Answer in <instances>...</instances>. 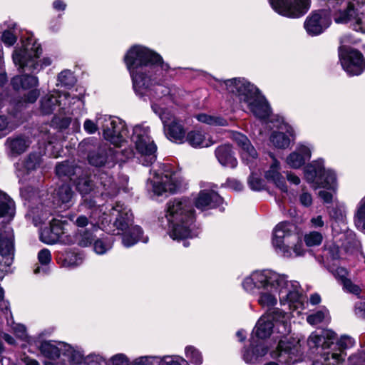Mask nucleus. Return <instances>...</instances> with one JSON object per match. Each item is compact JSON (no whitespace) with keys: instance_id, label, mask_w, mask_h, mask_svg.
<instances>
[{"instance_id":"f257e3e1","label":"nucleus","mask_w":365,"mask_h":365,"mask_svg":"<svg viewBox=\"0 0 365 365\" xmlns=\"http://www.w3.org/2000/svg\"><path fill=\"white\" fill-rule=\"evenodd\" d=\"M244 289L254 293L258 291L257 303L262 308L272 312L277 304L289 303L290 309H303L302 296L299 293V284L289 281L285 274L271 269L255 271L242 282Z\"/></svg>"},{"instance_id":"f03ea898","label":"nucleus","mask_w":365,"mask_h":365,"mask_svg":"<svg viewBox=\"0 0 365 365\" xmlns=\"http://www.w3.org/2000/svg\"><path fill=\"white\" fill-rule=\"evenodd\" d=\"M124 61L136 94L159 98L168 95L169 88L156 83L158 76L168 69L160 55L142 46H134L126 53Z\"/></svg>"},{"instance_id":"7ed1b4c3","label":"nucleus","mask_w":365,"mask_h":365,"mask_svg":"<svg viewBox=\"0 0 365 365\" xmlns=\"http://www.w3.org/2000/svg\"><path fill=\"white\" fill-rule=\"evenodd\" d=\"M89 217L90 220L85 215H80L76 218L75 225L81 229L90 225L91 230H97L101 227L106 228V225L113 220V228H110L108 231L114 235L123 234L122 242L125 247H131L140 240L144 242L148 240L142 238L143 231L139 226L130 228L133 221V214L124 204L117 202L110 209L109 214L103 212L102 207H95Z\"/></svg>"},{"instance_id":"20e7f679","label":"nucleus","mask_w":365,"mask_h":365,"mask_svg":"<svg viewBox=\"0 0 365 365\" xmlns=\"http://www.w3.org/2000/svg\"><path fill=\"white\" fill-rule=\"evenodd\" d=\"M166 217L169 222V235L175 240L192 238L195 220L192 203L187 199H175L167 205Z\"/></svg>"},{"instance_id":"39448f33","label":"nucleus","mask_w":365,"mask_h":365,"mask_svg":"<svg viewBox=\"0 0 365 365\" xmlns=\"http://www.w3.org/2000/svg\"><path fill=\"white\" fill-rule=\"evenodd\" d=\"M227 91L237 98L242 106H246L253 115L266 119L271 109L258 89L244 78H232L224 81Z\"/></svg>"},{"instance_id":"423d86ee","label":"nucleus","mask_w":365,"mask_h":365,"mask_svg":"<svg viewBox=\"0 0 365 365\" xmlns=\"http://www.w3.org/2000/svg\"><path fill=\"white\" fill-rule=\"evenodd\" d=\"M42 51L41 43L34 38L28 37L22 41L20 47L15 48L12 54L14 63L23 71L38 72L52 63L50 57L38 60Z\"/></svg>"},{"instance_id":"0eeeda50","label":"nucleus","mask_w":365,"mask_h":365,"mask_svg":"<svg viewBox=\"0 0 365 365\" xmlns=\"http://www.w3.org/2000/svg\"><path fill=\"white\" fill-rule=\"evenodd\" d=\"M292 224L281 222L273 232L272 245L277 254L285 258L302 256L305 252L302 241L292 235Z\"/></svg>"},{"instance_id":"6e6552de","label":"nucleus","mask_w":365,"mask_h":365,"mask_svg":"<svg viewBox=\"0 0 365 365\" xmlns=\"http://www.w3.org/2000/svg\"><path fill=\"white\" fill-rule=\"evenodd\" d=\"M277 333L284 336L291 331L290 314L284 312L279 309L272 312H266L258 320L254 334L256 337L263 339L269 337L273 328Z\"/></svg>"},{"instance_id":"1a4fd4ad","label":"nucleus","mask_w":365,"mask_h":365,"mask_svg":"<svg viewBox=\"0 0 365 365\" xmlns=\"http://www.w3.org/2000/svg\"><path fill=\"white\" fill-rule=\"evenodd\" d=\"M130 139L137 152L144 158L143 165L148 166L155 162L157 147L150 136L148 127L135 125Z\"/></svg>"},{"instance_id":"9d476101","label":"nucleus","mask_w":365,"mask_h":365,"mask_svg":"<svg viewBox=\"0 0 365 365\" xmlns=\"http://www.w3.org/2000/svg\"><path fill=\"white\" fill-rule=\"evenodd\" d=\"M97 123L106 140L117 147L122 146L125 142L128 131L125 123L120 119L107 115H98Z\"/></svg>"},{"instance_id":"9b49d317","label":"nucleus","mask_w":365,"mask_h":365,"mask_svg":"<svg viewBox=\"0 0 365 365\" xmlns=\"http://www.w3.org/2000/svg\"><path fill=\"white\" fill-rule=\"evenodd\" d=\"M97 123L106 140L117 147L122 146L125 142L128 131L125 123L120 119L107 115H98Z\"/></svg>"},{"instance_id":"f8f14e48","label":"nucleus","mask_w":365,"mask_h":365,"mask_svg":"<svg viewBox=\"0 0 365 365\" xmlns=\"http://www.w3.org/2000/svg\"><path fill=\"white\" fill-rule=\"evenodd\" d=\"M97 123L106 140L117 147L122 146L125 142L128 131L125 123L120 119L107 115H98Z\"/></svg>"},{"instance_id":"ddd939ff","label":"nucleus","mask_w":365,"mask_h":365,"mask_svg":"<svg viewBox=\"0 0 365 365\" xmlns=\"http://www.w3.org/2000/svg\"><path fill=\"white\" fill-rule=\"evenodd\" d=\"M93 140L88 139L79 144V150L81 152H88V160L89 163L96 167L104 166L111 163L112 165L118 160L117 153L106 145H95Z\"/></svg>"},{"instance_id":"4468645a","label":"nucleus","mask_w":365,"mask_h":365,"mask_svg":"<svg viewBox=\"0 0 365 365\" xmlns=\"http://www.w3.org/2000/svg\"><path fill=\"white\" fill-rule=\"evenodd\" d=\"M348 36L340 39L339 56L341 66L349 76L361 74L365 68V61L362 54L357 50L346 47L343 44L348 42Z\"/></svg>"},{"instance_id":"2eb2a0df","label":"nucleus","mask_w":365,"mask_h":365,"mask_svg":"<svg viewBox=\"0 0 365 365\" xmlns=\"http://www.w3.org/2000/svg\"><path fill=\"white\" fill-rule=\"evenodd\" d=\"M39 349L48 358L55 359L63 354L75 364L81 363L83 358V351L80 349L61 341H45L41 342Z\"/></svg>"},{"instance_id":"dca6fc26","label":"nucleus","mask_w":365,"mask_h":365,"mask_svg":"<svg viewBox=\"0 0 365 365\" xmlns=\"http://www.w3.org/2000/svg\"><path fill=\"white\" fill-rule=\"evenodd\" d=\"M152 108L155 113L159 115L164 125V132L167 138L175 143H183L185 130L182 125L170 112L160 108L157 104H153Z\"/></svg>"},{"instance_id":"f3484780","label":"nucleus","mask_w":365,"mask_h":365,"mask_svg":"<svg viewBox=\"0 0 365 365\" xmlns=\"http://www.w3.org/2000/svg\"><path fill=\"white\" fill-rule=\"evenodd\" d=\"M273 9L280 15L298 18L310 7L309 0H269Z\"/></svg>"},{"instance_id":"a211bd4d","label":"nucleus","mask_w":365,"mask_h":365,"mask_svg":"<svg viewBox=\"0 0 365 365\" xmlns=\"http://www.w3.org/2000/svg\"><path fill=\"white\" fill-rule=\"evenodd\" d=\"M14 234L11 228H0V271H6L14 260Z\"/></svg>"},{"instance_id":"6ab92c4d","label":"nucleus","mask_w":365,"mask_h":365,"mask_svg":"<svg viewBox=\"0 0 365 365\" xmlns=\"http://www.w3.org/2000/svg\"><path fill=\"white\" fill-rule=\"evenodd\" d=\"M71 103L68 93H60L58 91H55L41 99L40 111L43 115H49L57 108H59V110H66Z\"/></svg>"},{"instance_id":"aec40b11","label":"nucleus","mask_w":365,"mask_h":365,"mask_svg":"<svg viewBox=\"0 0 365 365\" xmlns=\"http://www.w3.org/2000/svg\"><path fill=\"white\" fill-rule=\"evenodd\" d=\"M42 163V154L41 153H31L23 160L16 164V175L19 182L30 180L33 173Z\"/></svg>"},{"instance_id":"412c9836","label":"nucleus","mask_w":365,"mask_h":365,"mask_svg":"<svg viewBox=\"0 0 365 365\" xmlns=\"http://www.w3.org/2000/svg\"><path fill=\"white\" fill-rule=\"evenodd\" d=\"M331 16L328 11L319 10L313 11L305 20L304 26L311 36L322 34L331 24Z\"/></svg>"},{"instance_id":"4be33fe9","label":"nucleus","mask_w":365,"mask_h":365,"mask_svg":"<svg viewBox=\"0 0 365 365\" xmlns=\"http://www.w3.org/2000/svg\"><path fill=\"white\" fill-rule=\"evenodd\" d=\"M339 351H324L319 360L312 365H340L344 360L341 349L350 348L354 345V340L349 336H342L338 341Z\"/></svg>"},{"instance_id":"5701e85b","label":"nucleus","mask_w":365,"mask_h":365,"mask_svg":"<svg viewBox=\"0 0 365 365\" xmlns=\"http://www.w3.org/2000/svg\"><path fill=\"white\" fill-rule=\"evenodd\" d=\"M336 2L341 6L344 4L334 15V21L337 24H346L349 21H356L359 18L360 4L356 0H327Z\"/></svg>"},{"instance_id":"b1692460","label":"nucleus","mask_w":365,"mask_h":365,"mask_svg":"<svg viewBox=\"0 0 365 365\" xmlns=\"http://www.w3.org/2000/svg\"><path fill=\"white\" fill-rule=\"evenodd\" d=\"M68 225V224L66 220L62 221L53 219L51 222L49 227L41 230L40 240L46 244H54L61 239L63 241H66L64 235L67 233Z\"/></svg>"},{"instance_id":"393cba45","label":"nucleus","mask_w":365,"mask_h":365,"mask_svg":"<svg viewBox=\"0 0 365 365\" xmlns=\"http://www.w3.org/2000/svg\"><path fill=\"white\" fill-rule=\"evenodd\" d=\"M231 138L240 148V155L242 161L250 168L257 160L258 154L247 137L240 133H232Z\"/></svg>"},{"instance_id":"a878e982","label":"nucleus","mask_w":365,"mask_h":365,"mask_svg":"<svg viewBox=\"0 0 365 365\" xmlns=\"http://www.w3.org/2000/svg\"><path fill=\"white\" fill-rule=\"evenodd\" d=\"M180 180L177 173H167L159 179L156 177L153 180V190L154 193L161 195L164 192H175L179 188Z\"/></svg>"},{"instance_id":"bb28decb","label":"nucleus","mask_w":365,"mask_h":365,"mask_svg":"<svg viewBox=\"0 0 365 365\" xmlns=\"http://www.w3.org/2000/svg\"><path fill=\"white\" fill-rule=\"evenodd\" d=\"M336 338V334L329 329L322 330L320 333L313 332L308 338V345L311 348L321 346L323 349H327L333 344Z\"/></svg>"},{"instance_id":"cd10ccee","label":"nucleus","mask_w":365,"mask_h":365,"mask_svg":"<svg viewBox=\"0 0 365 365\" xmlns=\"http://www.w3.org/2000/svg\"><path fill=\"white\" fill-rule=\"evenodd\" d=\"M311 154V148L309 146L300 144L287 156L286 162L289 167L299 168L310 159Z\"/></svg>"},{"instance_id":"c85d7f7f","label":"nucleus","mask_w":365,"mask_h":365,"mask_svg":"<svg viewBox=\"0 0 365 365\" xmlns=\"http://www.w3.org/2000/svg\"><path fill=\"white\" fill-rule=\"evenodd\" d=\"M222 202V197L215 191L202 190L195 199V204L197 208L202 210L213 208Z\"/></svg>"},{"instance_id":"c756f323","label":"nucleus","mask_w":365,"mask_h":365,"mask_svg":"<svg viewBox=\"0 0 365 365\" xmlns=\"http://www.w3.org/2000/svg\"><path fill=\"white\" fill-rule=\"evenodd\" d=\"M29 145V139L23 136L10 137L5 141L8 155L12 158H16L24 153Z\"/></svg>"},{"instance_id":"7c9ffc66","label":"nucleus","mask_w":365,"mask_h":365,"mask_svg":"<svg viewBox=\"0 0 365 365\" xmlns=\"http://www.w3.org/2000/svg\"><path fill=\"white\" fill-rule=\"evenodd\" d=\"M83 173V169L72 161H63L56 166V173L59 178H68L72 181H76V178Z\"/></svg>"},{"instance_id":"2f4dec72","label":"nucleus","mask_w":365,"mask_h":365,"mask_svg":"<svg viewBox=\"0 0 365 365\" xmlns=\"http://www.w3.org/2000/svg\"><path fill=\"white\" fill-rule=\"evenodd\" d=\"M75 193L68 185H63L56 190L54 195L56 203L63 209H68L74 202Z\"/></svg>"},{"instance_id":"473e14b6","label":"nucleus","mask_w":365,"mask_h":365,"mask_svg":"<svg viewBox=\"0 0 365 365\" xmlns=\"http://www.w3.org/2000/svg\"><path fill=\"white\" fill-rule=\"evenodd\" d=\"M281 130L279 132H274L271 137L270 140L272 144L279 148H286L290 143L289 138L285 135L284 132L287 133L290 136L294 135V130L293 128L287 123H283L280 127Z\"/></svg>"},{"instance_id":"72a5a7b5","label":"nucleus","mask_w":365,"mask_h":365,"mask_svg":"<svg viewBox=\"0 0 365 365\" xmlns=\"http://www.w3.org/2000/svg\"><path fill=\"white\" fill-rule=\"evenodd\" d=\"M251 346V349H246L243 354V359L246 363H257L265 356L268 351V347L265 346L264 343H256L253 340Z\"/></svg>"},{"instance_id":"f704fd0d","label":"nucleus","mask_w":365,"mask_h":365,"mask_svg":"<svg viewBox=\"0 0 365 365\" xmlns=\"http://www.w3.org/2000/svg\"><path fill=\"white\" fill-rule=\"evenodd\" d=\"M324 173V167L322 160H317L307 165L304 169V176L307 181L311 183L315 188L321 182L320 178Z\"/></svg>"},{"instance_id":"c9c22d12","label":"nucleus","mask_w":365,"mask_h":365,"mask_svg":"<svg viewBox=\"0 0 365 365\" xmlns=\"http://www.w3.org/2000/svg\"><path fill=\"white\" fill-rule=\"evenodd\" d=\"M215 155L219 163L225 167L234 168L237 165V160L230 145L217 147L215 150Z\"/></svg>"},{"instance_id":"e433bc0d","label":"nucleus","mask_w":365,"mask_h":365,"mask_svg":"<svg viewBox=\"0 0 365 365\" xmlns=\"http://www.w3.org/2000/svg\"><path fill=\"white\" fill-rule=\"evenodd\" d=\"M186 141L193 148H207L215 143L211 137L207 138L202 131L198 130L189 132Z\"/></svg>"},{"instance_id":"4c0bfd02","label":"nucleus","mask_w":365,"mask_h":365,"mask_svg":"<svg viewBox=\"0 0 365 365\" xmlns=\"http://www.w3.org/2000/svg\"><path fill=\"white\" fill-rule=\"evenodd\" d=\"M279 170V163L277 160H274V162L270 166L269 170L266 173L265 177L267 180L274 182L281 191L287 192L286 182L280 174Z\"/></svg>"},{"instance_id":"58836bf2","label":"nucleus","mask_w":365,"mask_h":365,"mask_svg":"<svg viewBox=\"0 0 365 365\" xmlns=\"http://www.w3.org/2000/svg\"><path fill=\"white\" fill-rule=\"evenodd\" d=\"M11 84L15 90H27L38 86V79L35 76L24 74L14 77Z\"/></svg>"},{"instance_id":"ea45409f","label":"nucleus","mask_w":365,"mask_h":365,"mask_svg":"<svg viewBox=\"0 0 365 365\" xmlns=\"http://www.w3.org/2000/svg\"><path fill=\"white\" fill-rule=\"evenodd\" d=\"M94 230H91V228H86L84 230H79L78 233L76 235L75 237L65 236V237H68L66 240V242L68 243H74L76 242L78 245L81 247H88L91 244L93 240V232Z\"/></svg>"},{"instance_id":"a19ab883","label":"nucleus","mask_w":365,"mask_h":365,"mask_svg":"<svg viewBox=\"0 0 365 365\" xmlns=\"http://www.w3.org/2000/svg\"><path fill=\"white\" fill-rule=\"evenodd\" d=\"M15 214L14 201L6 194L0 191V217L11 219Z\"/></svg>"},{"instance_id":"79ce46f5","label":"nucleus","mask_w":365,"mask_h":365,"mask_svg":"<svg viewBox=\"0 0 365 365\" xmlns=\"http://www.w3.org/2000/svg\"><path fill=\"white\" fill-rule=\"evenodd\" d=\"M19 104L23 105V103L21 101L17 102L16 98H13L8 94H0V110L5 108L6 110L14 118L17 115L16 106Z\"/></svg>"},{"instance_id":"37998d69","label":"nucleus","mask_w":365,"mask_h":365,"mask_svg":"<svg viewBox=\"0 0 365 365\" xmlns=\"http://www.w3.org/2000/svg\"><path fill=\"white\" fill-rule=\"evenodd\" d=\"M321 182L319 183L317 187H323L329 190H335L336 187V177L335 173L331 170H326L324 168V173L320 178Z\"/></svg>"},{"instance_id":"c03bdc74","label":"nucleus","mask_w":365,"mask_h":365,"mask_svg":"<svg viewBox=\"0 0 365 365\" xmlns=\"http://www.w3.org/2000/svg\"><path fill=\"white\" fill-rule=\"evenodd\" d=\"M18 125L19 123L11 118L0 115V138L10 133Z\"/></svg>"},{"instance_id":"a18cd8bd","label":"nucleus","mask_w":365,"mask_h":365,"mask_svg":"<svg viewBox=\"0 0 365 365\" xmlns=\"http://www.w3.org/2000/svg\"><path fill=\"white\" fill-rule=\"evenodd\" d=\"M76 180L73 181L76 184V187L82 195L88 194L93 189V185L92 181L83 173L76 178Z\"/></svg>"},{"instance_id":"49530a36","label":"nucleus","mask_w":365,"mask_h":365,"mask_svg":"<svg viewBox=\"0 0 365 365\" xmlns=\"http://www.w3.org/2000/svg\"><path fill=\"white\" fill-rule=\"evenodd\" d=\"M365 222V195L358 202L354 215V222L356 227Z\"/></svg>"},{"instance_id":"de8ad7c7","label":"nucleus","mask_w":365,"mask_h":365,"mask_svg":"<svg viewBox=\"0 0 365 365\" xmlns=\"http://www.w3.org/2000/svg\"><path fill=\"white\" fill-rule=\"evenodd\" d=\"M329 319V311L326 308H323L317 312L307 317V321L312 325L318 324L324 321Z\"/></svg>"},{"instance_id":"09e8293b","label":"nucleus","mask_w":365,"mask_h":365,"mask_svg":"<svg viewBox=\"0 0 365 365\" xmlns=\"http://www.w3.org/2000/svg\"><path fill=\"white\" fill-rule=\"evenodd\" d=\"M198 121L207 123L208 125H226L227 121L226 120L220 118V117H216L212 115H208L205 113L199 114L196 116Z\"/></svg>"},{"instance_id":"8fccbe9b","label":"nucleus","mask_w":365,"mask_h":365,"mask_svg":"<svg viewBox=\"0 0 365 365\" xmlns=\"http://www.w3.org/2000/svg\"><path fill=\"white\" fill-rule=\"evenodd\" d=\"M39 96V90L34 88L29 91V93L25 96L24 99H16L17 102L21 101L23 103V105L19 104V106H16L17 113L25 108L26 103H34L36 102Z\"/></svg>"},{"instance_id":"3c124183","label":"nucleus","mask_w":365,"mask_h":365,"mask_svg":"<svg viewBox=\"0 0 365 365\" xmlns=\"http://www.w3.org/2000/svg\"><path fill=\"white\" fill-rule=\"evenodd\" d=\"M304 240L308 247L318 246L322 243L323 236L319 232L312 231L304 235Z\"/></svg>"},{"instance_id":"603ef678","label":"nucleus","mask_w":365,"mask_h":365,"mask_svg":"<svg viewBox=\"0 0 365 365\" xmlns=\"http://www.w3.org/2000/svg\"><path fill=\"white\" fill-rule=\"evenodd\" d=\"M185 356L193 364H201L202 362L201 353L192 346H187L185 348Z\"/></svg>"},{"instance_id":"864d4df0","label":"nucleus","mask_w":365,"mask_h":365,"mask_svg":"<svg viewBox=\"0 0 365 365\" xmlns=\"http://www.w3.org/2000/svg\"><path fill=\"white\" fill-rule=\"evenodd\" d=\"M20 194L21 197L29 202L36 203L38 202V192L32 187L21 188Z\"/></svg>"},{"instance_id":"5fc2aeb1","label":"nucleus","mask_w":365,"mask_h":365,"mask_svg":"<svg viewBox=\"0 0 365 365\" xmlns=\"http://www.w3.org/2000/svg\"><path fill=\"white\" fill-rule=\"evenodd\" d=\"M10 315H11V313L10 312ZM11 317V322L7 319V324L8 325L11 326L14 334L16 336L22 339V340H26L28 338L26 327L23 324H15L12 320V316Z\"/></svg>"},{"instance_id":"6e6d98bb","label":"nucleus","mask_w":365,"mask_h":365,"mask_svg":"<svg viewBox=\"0 0 365 365\" xmlns=\"http://www.w3.org/2000/svg\"><path fill=\"white\" fill-rule=\"evenodd\" d=\"M15 24L11 29L5 30L1 35L2 41L8 46H13L17 41V34L14 30Z\"/></svg>"},{"instance_id":"4d7b16f0","label":"nucleus","mask_w":365,"mask_h":365,"mask_svg":"<svg viewBox=\"0 0 365 365\" xmlns=\"http://www.w3.org/2000/svg\"><path fill=\"white\" fill-rule=\"evenodd\" d=\"M248 184L250 188L255 191H259L264 189V184L262 179L257 174L252 173L248 179Z\"/></svg>"},{"instance_id":"13d9d810","label":"nucleus","mask_w":365,"mask_h":365,"mask_svg":"<svg viewBox=\"0 0 365 365\" xmlns=\"http://www.w3.org/2000/svg\"><path fill=\"white\" fill-rule=\"evenodd\" d=\"M94 251L98 255L105 254L112 247V243L103 240H98L94 242Z\"/></svg>"},{"instance_id":"bf43d9fd","label":"nucleus","mask_w":365,"mask_h":365,"mask_svg":"<svg viewBox=\"0 0 365 365\" xmlns=\"http://www.w3.org/2000/svg\"><path fill=\"white\" fill-rule=\"evenodd\" d=\"M82 263V258L76 254L67 255L63 260V266L66 267H74Z\"/></svg>"},{"instance_id":"052dcab7","label":"nucleus","mask_w":365,"mask_h":365,"mask_svg":"<svg viewBox=\"0 0 365 365\" xmlns=\"http://www.w3.org/2000/svg\"><path fill=\"white\" fill-rule=\"evenodd\" d=\"M86 365H108V361L98 354H89L85 359Z\"/></svg>"},{"instance_id":"680f3d73","label":"nucleus","mask_w":365,"mask_h":365,"mask_svg":"<svg viewBox=\"0 0 365 365\" xmlns=\"http://www.w3.org/2000/svg\"><path fill=\"white\" fill-rule=\"evenodd\" d=\"M58 80L62 86H68L74 83L73 73L69 71L61 72L58 76Z\"/></svg>"},{"instance_id":"e2e57ef3","label":"nucleus","mask_w":365,"mask_h":365,"mask_svg":"<svg viewBox=\"0 0 365 365\" xmlns=\"http://www.w3.org/2000/svg\"><path fill=\"white\" fill-rule=\"evenodd\" d=\"M108 365H129V360L123 354H118L110 358Z\"/></svg>"},{"instance_id":"0e129e2a","label":"nucleus","mask_w":365,"mask_h":365,"mask_svg":"<svg viewBox=\"0 0 365 365\" xmlns=\"http://www.w3.org/2000/svg\"><path fill=\"white\" fill-rule=\"evenodd\" d=\"M341 283L343 284L344 289L347 292L356 295H359V293L361 292V288L358 285L354 284L349 279H344V282Z\"/></svg>"},{"instance_id":"69168bd1","label":"nucleus","mask_w":365,"mask_h":365,"mask_svg":"<svg viewBox=\"0 0 365 365\" xmlns=\"http://www.w3.org/2000/svg\"><path fill=\"white\" fill-rule=\"evenodd\" d=\"M292 347L289 345V342L285 341L284 340L280 339L277 346V351L271 352L272 358H277L279 356L280 354L278 352L287 351L292 352Z\"/></svg>"},{"instance_id":"338daca9","label":"nucleus","mask_w":365,"mask_h":365,"mask_svg":"<svg viewBox=\"0 0 365 365\" xmlns=\"http://www.w3.org/2000/svg\"><path fill=\"white\" fill-rule=\"evenodd\" d=\"M162 362L166 365H186L187 361L184 359L180 356H164L162 359Z\"/></svg>"},{"instance_id":"774afa93","label":"nucleus","mask_w":365,"mask_h":365,"mask_svg":"<svg viewBox=\"0 0 365 365\" xmlns=\"http://www.w3.org/2000/svg\"><path fill=\"white\" fill-rule=\"evenodd\" d=\"M158 359V357L141 356L134 360L130 365H153L154 361Z\"/></svg>"}]
</instances>
